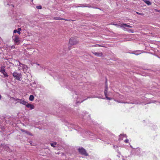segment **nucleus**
Segmentation results:
<instances>
[{
    "mask_svg": "<svg viewBox=\"0 0 160 160\" xmlns=\"http://www.w3.org/2000/svg\"><path fill=\"white\" fill-rule=\"evenodd\" d=\"M10 99L11 100H13L15 101H17L18 102V101H19L20 99H18V98H14L11 97L10 98Z\"/></svg>",
    "mask_w": 160,
    "mask_h": 160,
    "instance_id": "obj_13",
    "label": "nucleus"
},
{
    "mask_svg": "<svg viewBox=\"0 0 160 160\" xmlns=\"http://www.w3.org/2000/svg\"><path fill=\"white\" fill-rule=\"evenodd\" d=\"M36 64H37V65H38V66H39L40 65L39 64H38L37 63H36Z\"/></svg>",
    "mask_w": 160,
    "mask_h": 160,
    "instance_id": "obj_32",
    "label": "nucleus"
},
{
    "mask_svg": "<svg viewBox=\"0 0 160 160\" xmlns=\"http://www.w3.org/2000/svg\"><path fill=\"white\" fill-rule=\"evenodd\" d=\"M21 30V28H18V31H20Z\"/></svg>",
    "mask_w": 160,
    "mask_h": 160,
    "instance_id": "obj_29",
    "label": "nucleus"
},
{
    "mask_svg": "<svg viewBox=\"0 0 160 160\" xmlns=\"http://www.w3.org/2000/svg\"><path fill=\"white\" fill-rule=\"evenodd\" d=\"M12 39L15 44H18L20 42V39L18 36L16 35H13Z\"/></svg>",
    "mask_w": 160,
    "mask_h": 160,
    "instance_id": "obj_3",
    "label": "nucleus"
},
{
    "mask_svg": "<svg viewBox=\"0 0 160 160\" xmlns=\"http://www.w3.org/2000/svg\"><path fill=\"white\" fill-rule=\"evenodd\" d=\"M21 131L22 132H24L25 133H27L28 134H30V133L29 132H27V131H25V130H22V129H21Z\"/></svg>",
    "mask_w": 160,
    "mask_h": 160,
    "instance_id": "obj_21",
    "label": "nucleus"
},
{
    "mask_svg": "<svg viewBox=\"0 0 160 160\" xmlns=\"http://www.w3.org/2000/svg\"><path fill=\"white\" fill-rule=\"evenodd\" d=\"M18 31L17 30H14L13 31V33H16V32H17Z\"/></svg>",
    "mask_w": 160,
    "mask_h": 160,
    "instance_id": "obj_26",
    "label": "nucleus"
},
{
    "mask_svg": "<svg viewBox=\"0 0 160 160\" xmlns=\"http://www.w3.org/2000/svg\"><path fill=\"white\" fill-rule=\"evenodd\" d=\"M90 98V97H88L87 98Z\"/></svg>",
    "mask_w": 160,
    "mask_h": 160,
    "instance_id": "obj_34",
    "label": "nucleus"
},
{
    "mask_svg": "<svg viewBox=\"0 0 160 160\" xmlns=\"http://www.w3.org/2000/svg\"><path fill=\"white\" fill-rule=\"evenodd\" d=\"M17 62L18 63V64H17V65L20 67H22V65H23V64L20 63L19 61H17Z\"/></svg>",
    "mask_w": 160,
    "mask_h": 160,
    "instance_id": "obj_20",
    "label": "nucleus"
},
{
    "mask_svg": "<svg viewBox=\"0 0 160 160\" xmlns=\"http://www.w3.org/2000/svg\"><path fill=\"white\" fill-rule=\"evenodd\" d=\"M42 6H37L36 7V8L37 9H42Z\"/></svg>",
    "mask_w": 160,
    "mask_h": 160,
    "instance_id": "obj_22",
    "label": "nucleus"
},
{
    "mask_svg": "<svg viewBox=\"0 0 160 160\" xmlns=\"http://www.w3.org/2000/svg\"><path fill=\"white\" fill-rule=\"evenodd\" d=\"M126 143H128V139H126L124 141Z\"/></svg>",
    "mask_w": 160,
    "mask_h": 160,
    "instance_id": "obj_25",
    "label": "nucleus"
},
{
    "mask_svg": "<svg viewBox=\"0 0 160 160\" xmlns=\"http://www.w3.org/2000/svg\"><path fill=\"white\" fill-rule=\"evenodd\" d=\"M17 33L19 34H21V32L20 31H18V32H17Z\"/></svg>",
    "mask_w": 160,
    "mask_h": 160,
    "instance_id": "obj_28",
    "label": "nucleus"
},
{
    "mask_svg": "<svg viewBox=\"0 0 160 160\" xmlns=\"http://www.w3.org/2000/svg\"><path fill=\"white\" fill-rule=\"evenodd\" d=\"M125 27H127L129 28H132L133 27L132 26L128 25L126 24L123 23L122 24H121L120 27L123 28L124 30H126V29H127L126 28H125Z\"/></svg>",
    "mask_w": 160,
    "mask_h": 160,
    "instance_id": "obj_7",
    "label": "nucleus"
},
{
    "mask_svg": "<svg viewBox=\"0 0 160 160\" xmlns=\"http://www.w3.org/2000/svg\"><path fill=\"white\" fill-rule=\"evenodd\" d=\"M22 69H23V70L24 71V69L27 68V66H26L25 65L23 64V65H22Z\"/></svg>",
    "mask_w": 160,
    "mask_h": 160,
    "instance_id": "obj_19",
    "label": "nucleus"
},
{
    "mask_svg": "<svg viewBox=\"0 0 160 160\" xmlns=\"http://www.w3.org/2000/svg\"><path fill=\"white\" fill-rule=\"evenodd\" d=\"M34 99V97L33 95H31L29 98V100L30 101H33Z\"/></svg>",
    "mask_w": 160,
    "mask_h": 160,
    "instance_id": "obj_12",
    "label": "nucleus"
},
{
    "mask_svg": "<svg viewBox=\"0 0 160 160\" xmlns=\"http://www.w3.org/2000/svg\"><path fill=\"white\" fill-rule=\"evenodd\" d=\"M122 136H123V137H126V135L125 134H120V135L119 136V139L120 140H122V139L121 138V137H122Z\"/></svg>",
    "mask_w": 160,
    "mask_h": 160,
    "instance_id": "obj_16",
    "label": "nucleus"
},
{
    "mask_svg": "<svg viewBox=\"0 0 160 160\" xmlns=\"http://www.w3.org/2000/svg\"><path fill=\"white\" fill-rule=\"evenodd\" d=\"M15 46H14V45H12V46H11V48L12 49H13V48H15Z\"/></svg>",
    "mask_w": 160,
    "mask_h": 160,
    "instance_id": "obj_27",
    "label": "nucleus"
},
{
    "mask_svg": "<svg viewBox=\"0 0 160 160\" xmlns=\"http://www.w3.org/2000/svg\"><path fill=\"white\" fill-rule=\"evenodd\" d=\"M2 96L0 95V99L1 98Z\"/></svg>",
    "mask_w": 160,
    "mask_h": 160,
    "instance_id": "obj_33",
    "label": "nucleus"
},
{
    "mask_svg": "<svg viewBox=\"0 0 160 160\" xmlns=\"http://www.w3.org/2000/svg\"><path fill=\"white\" fill-rule=\"evenodd\" d=\"M18 102L26 106L28 102L23 99H20L19 101H18Z\"/></svg>",
    "mask_w": 160,
    "mask_h": 160,
    "instance_id": "obj_9",
    "label": "nucleus"
},
{
    "mask_svg": "<svg viewBox=\"0 0 160 160\" xmlns=\"http://www.w3.org/2000/svg\"><path fill=\"white\" fill-rule=\"evenodd\" d=\"M75 94V95L77 96H75V97L77 98V103H81L86 99H83L82 96L81 94H80L79 93H77L76 92Z\"/></svg>",
    "mask_w": 160,
    "mask_h": 160,
    "instance_id": "obj_1",
    "label": "nucleus"
},
{
    "mask_svg": "<svg viewBox=\"0 0 160 160\" xmlns=\"http://www.w3.org/2000/svg\"><path fill=\"white\" fill-rule=\"evenodd\" d=\"M136 13L137 14L140 15H142H142H143V14L142 13H139V12H136Z\"/></svg>",
    "mask_w": 160,
    "mask_h": 160,
    "instance_id": "obj_24",
    "label": "nucleus"
},
{
    "mask_svg": "<svg viewBox=\"0 0 160 160\" xmlns=\"http://www.w3.org/2000/svg\"><path fill=\"white\" fill-rule=\"evenodd\" d=\"M92 53L94 55L98 57H101L102 55V52H92Z\"/></svg>",
    "mask_w": 160,
    "mask_h": 160,
    "instance_id": "obj_11",
    "label": "nucleus"
},
{
    "mask_svg": "<svg viewBox=\"0 0 160 160\" xmlns=\"http://www.w3.org/2000/svg\"><path fill=\"white\" fill-rule=\"evenodd\" d=\"M97 46H100V47H102V46L101 45H96Z\"/></svg>",
    "mask_w": 160,
    "mask_h": 160,
    "instance_id": "obj_30",
    "label": "nucleus"
},
{
    "mask_svg": "<svg viewBox=\"0 0 160 160\" xmlns=\"http://www.w3.org/2000/svg\"><path fill=\"white\" fill-rule=\"evenodd\" d=\"M26 106L27 108H30V109H32L34 108V106L33 105L29 103L28 102L26 105Z\"/></svg>",
    "mask_w": 160,
    "mask_h": 160,
    "instance_id": "obj_10",
    "label": "nucleus"
},
{
    "mask_svg": "<svg viewBox=\"0 0 160 160\" xmlns=\"http://www.w3.org/2000/svg\"><path fill=\"white\" fill-rule=\"evenodd\" d=\"M53 147H55V146L57 145V143L56 142H54L53 143H51L50 144Z\"/></svg>",
    "mask_w": 160,
    "mask_h": 160,
    "instance_id": "obj_17",
    "label": "nucleus"
},
{
    "mask_svg": "<svg viewBox=\"0 0 160 160\" xmlns=\"http://www.w3.org/2000/svg\"><path fill=\"white\" fill-rule=\"evenodd\" d=\"M78 42V41L73 38H71L70 39L69 41V44L71 45L76 44Z\"/></svg>",
    "mask_w": 160,
    "mask_h": 160,
    "instance_id": "obj_4",
    "label": "nucleus"
},
{
    "mask_svg": "<svg viewBox=\"0 0 160 160\" xmlns=\"http://www.w3.org/2000/svg\"><path fill=\"white\" fill-rule=\"evenodd\" d=\"M125 30L127 31L128 32H134L133 30L132 29H127Z\"/></svg>",
    "mask_w": 160,
    "mask_h": 160,
    "instance_id": "obj_18",
    "label": "nucleus"
},
{
    "mask_svg": "<svg viewBox=\"0 0 160 160\" xmlns=\"http://www.w3.org/2000/svg\"><path fill=\"white\" fill-rule=\"evenodd\" d=\"M144 2L146 3L148 5H150L151 4V3L149 1L144 0Z\"/></svg>",
    "mask_w": 160,
    "mask_h": 160,
    "instance_id": "obj_14",
    "label": "nucleus"
},
{
    "mask_svg": "<svg viewBox=\"0 0 160 160\" xmlns=\"http://www.w3.org/2000/svg\"><path fill=\"white\" fill-rule=\"evenodd\" d=\"M0 75L4 77H8V76L7 72L5 71L4 69V67L3 66L1 67L0 70Z\"/></svg>",
    "mask_w": 160,
    "mask_h": 160,
    "instance_id": "obj_2",
    "label": "nucleus"
},
{
    "mask_svg": "<svg viewBox=\"0 0 160 160\" xmlns=\"http://www.w3.org/2000/svg\"><path fill=\"white\" fill-rule=\"evenodd\" d=\"M113 25H115L117 27H120V26L121 25V24L120 25H118L117 24H113Z\"/></svg>",
    "mask_w": 160,
    "mask_h": 160,
    "instance_id": "obj_23",
    "label": "nucleus"
},
{
    "mask_svg": "<svg viewBox=\"0 0 160 160\" xmlns=\"http://www.w3.org/2000/svg\"><path fill=\"white\" fill-rule=\"evenodd\" d=\"M118 102L119 103H122V102H119V101H118Z\"/></svg>",
    "mask_w": 160,
    "mask_h": 160,
    "instance_id": "obj_31",
    "label": "nucleus"
},
{
    "mask_svg": "<svg viewBox=\"0 0 160 160\" xmlns=\"http://www.w3.org/2000/svg\"><path fill=\"white\" fill-rule=\"evenodd\" d=\"M54 18L56 20H65L64 19L59 17H54Z\"/></svg>",
    "mask_w": 160,
    "mask_h": 160,
    "instance_id": "obj_15",
    "label": "nucleus"
},
{
    "mask_svg": "<svg viewBox=\"0 0 160 160\" xmlns=\"http://www.w3.org/2000/svg\"><path fill=\"white\" fill-rule=\"evenodd\" d=\"M78 150L80 153L81 154L85 156H88V154L87 153L85 150L82 148H78Z\"/></svg>",
    "mask_w": 160,
    "mask_h": 160,
    "instance_id": "obj_5",
    "label": "nucleus"
},
{
    "mask_svg": "<svg viewBox=\"0 0 160 160\" xmlns=\"http://www.w3.org/2000/svg\"><path fill=\"white\" fill-rule=\"evenodd\" d=\"M12 75L16 79L18 80H20V78L21 76V73L14 72L13 73Z\"/></svg>",
    "mask_w": 160,
    "mask_h": 160,
    "instance_id": "obj_6",
    "label": "nucleus"
},
{
    "mask_svg": "<svg viewBox=\"0 0 160 160\" xmlns=\"http://www.w3.org/2000/svg\"><path fill=\"white\" fill-rule=\"evenodd\" d=\"M108 86H107V85H106V88H105V90L104 91V94H105V95L107 99L108 100H110L112 99V98L108 97L107 96V93L108 92Z\"/></svg>",
    "mask_w": 160,
    "mask_h": 160,
    "instance_id": "obj_8",
    "label": "nucleus"
}]
</instances>
